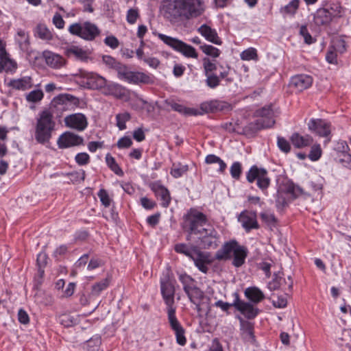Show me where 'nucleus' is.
<instances>
[{
  "label": "nucleus",
  "instance_id": "11",
  "mask_svg": "<svg viewBox=\"0 0 351 351\" xmlns=\"http://www.w3.org/2000/svg\"><path fill=\"white\" fill-rule=\"evenodd\" d=\"M308 128L318 136L326 138L325 143L330 141L331 124L330 122L321 119H311L308 123Z\"/></svg>",
  "mask_w": 351,
  "mask_h": 351
},
{
  "label": "nucleus",
  "instance_id": "48",
  "mask_svg": "<svg viewBox=\"0 0 351 351\" xmlns=\"http://www.w3.org/2000/svg\"><path fill=\"white\" fill-rule=\"evenodd\" d=\"M108 287V281L104 279L97 283H95L92 287L91 293L94 295H98L99 293Z\"/></svg>",
  "mask_w": 351,
  "mask_h": 351
},
{
  "label": "nucleus",
  "instance_id": "8",
  "mask_svg": "<svg viewBox=\"0 0 351 351\" xmlns=\"http://www.w3.org/2000/svg\"><path fill=\"white\" fill-rule=\"evenodd\" d=\"M69 32L72 35L77 36L88 41L93 40L100 34L98 27L88 21L71 24L69 27Z\"/></svg>",
  "mask_w": 351,
  "mask_h": 351
},
{
  "label": "nucleus",
  "instance_id": "33",
  "mask_svg": "<svg viewBox=\"0 0 351 351\" xmlns=\"http://www.w3.org/2000/svg\"><path fill=\"white\" fill-rule=\"evenodd\" d=\"M77 102L78 99L70 94H60L52 100V104L55 106L58 105L67 106L69 103L76 104Z\"/></svg>",
  "mask_w": 351,
  "mask_h": 351
},
{
  "label": "nucleus",
  "instance_id": "42",
  "mask_svg": "<svg viewBox=\"0 0 351 351\" xmlns=\"http://www.w3.org/2000/svg\"><path fill=\"white\" fill-rule=\"evenodd\" d=\"M106 162L108 167L117 175L122 176L123 174V171L119 166L117 162H116L114 157H112L110 154H107L106 156Z\"/></svg>",
  "mask_w": 351,
  "mask_h": 351
},
{
  "label": "nucleus",
  "instance_id": "2",
  "mask_svg": "<svg viewBox=\"0 0 351 351\" xmlns=\"http://www.w3.org/2000/svg\"><path fill=\"white\" fill-rule=\"evenodd\" d=\"M247 253L246 247L241 245L233 239L224 243L216 252L215 258L219 261L232 259V264L236 267H239L245 263Z\"/></svg>",
  "mask_w": 351,
  "mask_h": 351
},
{
  "label": "nucleus",
  "instance_id": "59",
  "mask_svg": "<svg viewBox=\"0 0 351 351\" xmlns=\"http://www.w3.org/2000/svg\"><path fill=\"white\" fill-rule=\"evenodd\" d=\"M138 17L139 12L137 8H131L127 12L126 20L130 24H134Z\"/></svg>",
  "mask_w": 351,
  "mask_h": 351
},
{
  "label": "nucleus",
  "instance_id": "13",
  "mask_svg": "<svg viewBox=\"0 0 351 351\" xmlns=\"http://www.w3.org/2000/svg\"><path fill=\"white\" fill-rule=\"evenodd\" d=\"M167 318L170 327L175 333L176 342L180 346H184L186 343L185 330L177 319L176 313L167 314Z\"/></svg>",
  "mask_w": 351,
  "mask_h": 351
},
{
  "label": "nucleus",
  "instance_id": "9",
  "mask_svg": "<svg viewBox=\"0 0 351 351\" xmlns=\"http://www.w3.org/2000/svg\"><path fill=\"white\" fill-rule=\"evenodd\" d=\"M158 38L163 41L164 43L173 49L175 51L180 52L185 57L197 58L198 53L195 49L183 41L162 34H158Z\"/></svg>",
  "mask_w": 351,
  "mask_h": 351
},
{
  "label": "nucleus",
  "instance_id": "39",
  "mask_svg": "<svg viewBox=\"0 0 351 351\" xmlns=\"http://www.w3.org/2000/svg\"><path fill=\"white\" fill-rule=\"evenodd\" d=\"M186 294L190 302L193 304H197V302H202L205 296L204 293L197 286L191 289Z\"/></svg>",
  "mask_w": 351,
  "mask_h": 351
},
{
  "label": "nucleus",
  "instance_id": "51",
  "mask_svg": "<svg viewBox=\"0 0 351 351\" xmlns=\"http://www.w3.org/2000/svg\"><path fill=\"white\" fill-rule=\"evenodd\" d=\"M44 94L41 90H34L26 95V99L30 102H38L43 98Z\"/></svg>",
  "mask_w": 351,
  "mask_h": 351
},
{
  "label": "nucleus",
  "instance_id": "3",
  "mask_svg": "<svg viewBox=\"0 0 351 351\" xmlns=\"http://www.w3.org/2000/svg\"><path fill=\"white\" fill-rule=\"evenodd\" d=\"M56 123L53 115L47 110L41 112L36 119L34 137L37 143L45 144L49 143L55 130Z\"/></svg>",
  "mask_w": 351,
  "mask_h": 351
},
{
  "label": "nucleus",
  "instance_id": "31",
  "mask_svg": "<svg viewBox=\"0 0 351 351\" xmlns=\"http://www.w3.org/2000/svg\"><path fill=\"white\" fill-rule=\"evenodd\" d=\"M271 123V121H269L267 125H265L262 122L261 119H256L254 121L249 123L247 125L243 127V132L245 135L251 136L256 134L257 132L268 128L269 124Z\"/></svg>",
  "mask_w": 351,
  "mask_h": 351
},
{
  "label": "nucleus",
  "instance_id": "34",
  "mask_svg": "<svg viewBox=\"0 0 351 351\" xmlns=\"http://www.w3.org/2000/svg\"><path fill=\"white\" fill-rule=\"evenodd\" d=\"M300 6V0H292L287 5L280 9V12L284 16H294Z\"/></svg>",
  "mask_w": 351,
  "mask_h": 351
},
{
  "label": "nucleus",
  "instance_id": "26",
  "mask_svg": "<svg viewBox=\"0 0 351 351\" xmlns=\"http://www.w3.org/2000/svg\"><path fill=\"white\" fill-rule=\"evenodd\" d=\"M290 141L295 147L302 149L310 146L313 142V138L308 134L301 135L295 132L290 137Z\"/></svg>",
  "mask_w": 351,
  "mask_h": 351
},
{
  "label": "nucleus",
  "instance_id": "45",
  "mask_svg": "<svg viewBox=\"0 0 351 351\" xmlns=\"http://www.w3.org/2000/svg\"><path fill=\"white\" fill-rule=\"evenodd\" d=\"M101 343L99 337H93L86 341L85 349L86 351H97Z\"/></svg>",
  "mask_w": 351,
  "mask_h": 351
},
{
  "label": "nucleus",
  "instance_id": "56",
  "mask_svg": "<svg viewBox=\"0 0 351 351\" xmlns=\"http://www.w3.org/2000/svg\"><path fill=\"white\" fill-rule=\"evenodd\" d=\"M102 62L106 64L109 69H115L117 66L119 65L120 62L117 61L115 58L110 56L104 55L102 56Z\"/></svg>",
  "mask_w": 351,
  "mask_h": 351
},
{
  "label": "nucleus",
  "instance_id": "28",
  "mask_svg": "<svg viewBox=\"0 0 351 351\" xmlns=\"http://www.w3.org/2000/svg\"><path fill=\"white\" fill-rule=\"evenodd\" d=\"M332 14L326 8H319L314 14V23L317 26L327 25L332 21Z\"/></svg>",
  "mask_w": 351,
  "mask_h": 351
},
{
  "label": "nucleus",
  "instance_id": "43",
  "mask_svg": "<svg viewBox=\"0 0 351 351\" xmlns=\"http://www.w3.org/2000/svg\"><path fill=\"white\" fill-rule=\"evenodd\" d=\"M171 108L184 115H196L197 110L193 108H186L184 106L178 104V103H172L171 104Z\"/></svg>",
  "mask_w": 351,
  "mask_h": 351
},
{
  "label": "nucleus",
  "instance_id": "24",
  "mask_svg": "<svg viewBox=\"0 0 351 351\" xmlns=\"http://www.w3.org/2000/svg\"><path fill=\"white\" fill-rule=\"evenodd\" d=\"M90 50H85L75 45H72L66 49L67 56H74L76 59L82 62H87L90 59Z\"/></svg>",
  "mask_w": 351,
  "mask_h": 351
},
{
  "label": "nucleus",
  "instance_id": "30",
  "mask_svg": "<svg viewBox=\"0 0 351 351\" xmlns=\"http://www.w3.org/2000/svg\"><path fill=\"white\" fill-rule=\"evenodd\" d=\"M228 107V104L226 102L218 100H212L201 104V109L207 113L221 111Z\"/></svg>",
  "mask_w": 351,
  "mask_h": 351
},
{
  "label": "nucleus",
  "instance_id": "18",
  "mask_svg": "<svg viewBox=\"0 0 351 351\" xmlns=\"http://www.w3.org/2000/svg\"><path fill=\"white\" fill-rule=\"evenodd\" d=\"M5 47V43L0 38V73L3 71H12L16 68V62L10 58Z\"/></svg>",
  "mask_w": 351,
  "mask_h": 351
},
{
  "label": "nucleus",
  "instance_id": "47",
  "mask_svg": "<svg viewBox=\"0 0 351 351\" xmlns=\"http://www.w3.org/2000/svg\"><path fill=\"white\" fill-rule=\"evenodd\" d=\"M230 173L232 178L239 180L242 173V165L239 162H234L230 167Z\"/></svg>",
  "mask_w": 351,
  "mask_h": 351
},
{
  "label": "nucleus",
  "instance_id": "16",
  "mask_svg": "<svg viewBox=\"0 0 351 351\" xmlns=\"http://www.w3.org/2000/svg\"><path fill=\"white\" fill-rule=\"evenodd\" d=\"M64 123L67 127L78 131L84 130L88 125L86 117L81 113L73 114L66 117Z\"/></svg>",
  "mask_w": 351,
  "mask_h": 351
},
{
  "label": "nucleus",
  "instance_id": "25",
  "mask_svg": "<svg viewBox=\"0 0 351 351\" xmlns=\"http://www.w3.org/2000/svg\"><path fill=\"white\" fill-rule=\"evenodd\" d=\"M191 260L194 261L195 265L199 271L204 274L207 273L208 270L207 265L210 263L208 254L199 250H194V255Z\"/></svg>",
  "mask_w": 351,
  "mask_h": 351
},
{
  "label": "nucleus",
  "instance_id": "29",
  "mask_svg": "<svg viewBox=\"0 0 351 351\" xmlns=\"http://www.w3.org/2000/svg\"><path fill=\"white\" fill-rule=\"evenodd\" d=\"M255 117L258 119H261L262 122H263L265 125H267L269 121H271V123L269 124L268 128L272 127L275 123V121L274 119V111L270 106H264L256 110L255 112Z\"/></svg>",
  "mask_w": 351,
  "mask_h": 351
},
{
  "label": "nucleus",
  "instance_id": "50",
  "mask_svg": "<svg viewBox=\"0 0 351 351\" xmlns=\"http://www.w3.org/2000/svg\"><path fill=\"white\" fill-rule=\"evenodd\" d=\"M322 154V151L320 145L315 144L311 148V151L308 154V158L312 161H316L320 158Z\"/></svg>",
  "mask_w": 351,
  "mask_h": 351
},
{
  "label": "nucleus",
  "instance_id": "53",
  "mask_svg": "<svg viewBox=\"0 0 351 351\" xmlns=\"http://www.w3.org/2000/svg\"><path fill=\"white\" fill-rule=\"evenodd\" d=\"M203 66L205 75L213 74L212 73L217 69L216 64L208 58L203 59Z\"/></svg>",
  "mask_w": 351,
  "mask_h": 351
},
{
  "label": "nucleus",
  "instance_id": "44",
  "mask_svg": "<svg viewBox=\"0 0 351 351\" xmlns=\"http://www.w3.org/2000/svg\"><path fill=\"white\" fill-rule=\"evenodd\" d=\"M131 118L129 112H125L119 113L116 115L117 126L120 130H123L126 128L125 123Z\"/></svg>",
  "mask_w": 351,
  "mask_h": 351
},
{
  "label": "nucleus",
  "instance_id": "40",
  "mask_svg": "<svg viewBox=\"0 0 351 351\" xmlns=\"http://www.w3.org/2000/svg\"><path fill=\"white\" fill-rule=\"evenodd\" d=\"M189 171V166L187 165H182L181 163H173L171 168L170 174L175 178L182 177L184 173Z\"/></svg>",
  "mask_w": 351,
  "mask_h": 351
},
{
  "label": "nucleus",
  "instance_id": "7",
  "mask_svg": "<svg viewBox=\"0 0 351 351\" xmlns=\"http://www.w3.org/2000/svg\"><path fill=\"white\" fill-rule=\"evenodd\" d=\"M246 179L249 183L256 181L257 186L264 195H267V189L271 184V179L268 176V171L264 168L253 165L246 173Z\"/></svg>",
  "mask_w": 351,
  "mask_h": 351
},
{
  "label": "nucleus",
  "instance_id": "49",
  "mask_svg": "<svg viewBox=\"0 0 351 351\" xmlns=\"http://www.w3.org/2000/svg\"><path fill=\"white\" fill-rule=\"evenodd\" d=\"M174 250L176 252L183 254L185 256L189 257L191 259L194 255V251L192 252L186 244L178 243L174 247Z\"/></svg>",
  "mask_w": 351,
  "mask_h": 351
},
{
  "label": "nucleus",
  "instance_id": "19",
  "mask_svg": "<svg viewBox=\"0 0 351 351\" xmlns=\"http://www.w3.org/2000/svg\"><path fill=\"white\" fill-rule=\"evenodd\" d=\"M102 93L105 95H112L117 99H123L127 95V90L121 85L114 82H108L101 89Z\"/></svg>",
  "mask_w": 351,
  "mask_h": 351
},
{
  "label": "nucleus",
  "instance_id": "35",
  "mask_svg": "<svg viewBox=\"0 0 351 351\" xmlns=\"http://www.w3.org/2000/svg\"><path fill=\"white\" fill-rule=\"evenodd\" d=\"M125 81L133 84L147 83L149 81V77L142 72H134L130 71Z\"/></svg>",
  "mask_w": 351,
  "mask_h": 351
},
{
  "label": "nucleus",
  "instance_id": "32",
  "mask_svg": "<svg viewBox=\"0 0 351 351\" xmlns=\"http://www.w3.org/2000/svg\"><path fill=\"white\" fill-rule=\"evenodd\" d=\"M241 330L243 339L250 343L255 342V336L254 335V326L252 323L247 321H241Z\"/></svg>",
  "mask_w": 351,
  "mask_h": 351
},
{
  "label": "nucleus",
  "instance_id": "4",
  "mask_svg": "<svg viewBox=\"0 0 351 351\" xmlns=\"http://www.w3.org/2000/svg\"><path fill=\"white\" fill-rule=\"evenodd\" d=\"M310 193L291 181H287L280 184L277 191L276 204L278 208L288 205L291 200L300 197L309 196Z\"/></svg>",
  "mask_w": 351,
  "mask_h": 351
},
{
  "label": "nucleus",
  "instance_id": "36",
  "mask_svg": "<svg viewBox=\"0 0 351 351\" xmlns=\"http://www.w3.org/2000/svg\"><path fill=\"white\" fill-rule=\"evenodd\" d=\"M34 35L44 40H51L53 38L52 33L44 24H38L36 27L34 29Z\"/></svg>",
  "mask_w": 351,
  "mask_h": 351
},
{
  "label": "nucleus",
  "instance_id": "37",
  "mask_svg": "<svg viewBox=\"0 0 351 351\" xmlns=\"http://www.w3.org/2000/svg\"><path fill=\"white\" fill-rule=\"evenodd\" d=\"M245 296L252 302L258 303L264 298L263 292L256 287H250L245 291Z\"/></svg>",
  "mask_w": 351,
  "mask_h": 351
},
{
  "label": "nucleus",
  "instance_id": "15",
  "mask_svg": "<svg viewBox=\"0 0 351 351\" xmlns=\"http://www.w3.org/2000/svg\"><path fill=\"white\" fill-rule=\"evenodd\" d=\"M83 143L84 138L82 136L70 132H64L58 140V145L60 149L78 146Z\"/></svg>",
  "mask_w": 351,
  "mask_h": 351
},
{
  "label": "nucleus",
  "instance_id": "62",
  "mask_svg": "<svg viewBox=\"0 0 351 351\" xmlns=\"http://www.w3.org/2000/svg\"><path fill=\"white\" fill-rule=\"evenodd\" d=\"M336 158L342 165L351 169V154L349 152L342 154L339 156H337Z\"/></svg>",
  "mask_w": 351,
  "mask_h": 351
},
{
  "label": "nucleus",
  "instance_id": "63",
  "mask_svg": "<svg viewBox=\"0 0 351 351\" xmlns=\"http://www.w3.org/2000/svg\"><path fill=\"white\" fill-rule=\"evenodd\" d=\"M278 146L279 149L285 152L289 153L291 150V145L288 141L283 137H278Z\"/></svg>",
  "mask_w": 351,
  "mask_h": 351
},
{
  "label": "nucleus",
  "instance_id": "14",
  "mask_svg": "<svg viewBox=\"0 0 351 351\" xmlns=\"http://www.w3.org/2000/svg\"><path fill=\"white\" fill-rule=\"evenodd\" d=\"M150 189L154 193L155 196L161 201V206L167 208L171 200L169 191L160 182H154L149 184Z\"/></svg>",
  "mask_w": 351,
  "mask_h": 351
},
{
  "label": "nucleus",
  "instance_id": "57",
  "mask_svg": "<svg viewBox=\"0 0 351 351\" xmlns=\"http://www.w3.org/2000/svg\"><path fill=\"white\" fill-rule=\"evenodd\" d=\"M117 72L118 77L122 80H126L128 73L130 71L128 70V67L122 64L119 63L117 68L114 69Z\"/></svg>",
  "mask_w": 351,
  "mask_h": 351
},
{
  "label": "nucleus",
  "instance_id": "38",
  "mask_svg": "<svg viewBox=\"0 0 351 351\" xmlns=\"http://www.w3.org/2000/svg\"><path fill=\"white\" fill-rule=\"evenodd\" d=\"M179 280L182 283L183 290L186 293L196 285L195 280L186 274H181L179 275Z\"/></svg>",
  "mask_w": 351,
  "mask_h": 351
},
{
  "label": "nucleus",
  "instance_id": "10",
  "mask_svg": "<svg viewBox=\"0 0 351 351\" xmlns=\"http://www.w3.org/2000/svg\"><path fill=\"white\" fill-rule=\"evenodd\" d=\"M199 245L205 250L216 249L219 244V235L210 225H208L204 234H199Z\"/></svg>",
  "mask_w": 351,
  "mask_h": 351
},
{
  "label": "nucleus",
  "instance_id": "55",
  "mask_svg": "<svg viewBox=\"0 0 351 351\" xmlns=\"http://www.w3.org/2000/svg\"><path fill=\"white\" fill-rule=\"evenodd\" d=\"M300 34L304 38L305 43L308 45L313 44L315 42V39L309 34L307 27L305 25L300 27Z\"/></svg>",
  "mask_w": 351,
  "mask_h": 351
},
{
  "label": "nucleus",
  "instance_id": "20",
  "mask_svg": "<svg viewBox=\"0 0 351 351\" xmlns=\"http://www.w3.org/2000/svg\"><path fill=\"white\" fill-rule=\"evenodd\" d=\"M239 220L247 232L252 229L259 228L255 212L244 211L240 215Z\"/></svg>",
  "mask_w": 351,
  "mask_h": 351
},
{
  "label": "nucleus",
  "instance_id": "1",
  "mask_svg": "<svg viewBox=\"0 0 351 351\" xmlns=\"http://www.w3.org/2000/svg\"><path fill=\"white\" fill-rule=\"evenodd\" d=\"M164 16L170 22L190 20L200 16L204 12L203 0H164Z\"/></svg>",
  "mask_w": 351,
  "mask_h": 351
},
{
  "label": "nucleus",
  "instance_id": "61",
  "mask_svg": "<svg viewBox=\"0 0 351 351\" xmlns=\"http://www.w3.org/2000/svg\"><path fill=\"white\" fill-rule=\"evenodd\" d=\"M337 156H339L342 154H346L350 151L349 146L345 141H339L335 147Z\"/></svg>",
  "mask_w": 351,
  "mask_h": 351
},
{
  "label": "nucleus",
  "instance_id": "60",
  "mask_svg": "<svg viewBox=\"0 0 351 351\" xmlns=\"http://www.w3.org/2000/svg\"><path fill=\"white\" fill-rule=\"evenodd\" d=\"M75 160L80 166L86 165L90 162V156L86 152L79 153L75 156Z\"/></svg>",
  "mask_w": 351,
  "mask_h": 351
},
{
  "label": "nucleus",
  "instance_id": "64",
  "mask_svg": "<svg viewBox=\"0 0 351 351\" xmlns=\"http://www.w3.org/2000/svg\"><path fill=\"white\" fill-rule=\"evenodd\" d=\"M332 14V17H341L344 13V10L343 8L341 6L339 3H334L330 6Z\"/></svg>",
  "mask_w": 351,
  "mask_h": 351
},
{
  "label": "nucleus",
  "instance_id": "54",
  "mask_svg": "<svg viewBox=\"0 0 351 351\" xmlns=\"http://www.w3.org/2000/svg\"><path fill=\"white\" fill-rule=\"evenodd\" d=\"M206 84L210 88H215L220 84L219 77L215 74L206 75Z\"/></svg>",
  "mask_w": 351,
  "mask_h": 351
},
{
  "label": "nucleus",
  "instance_id": "27",
  "mask_svg": "<svg viewBox=\"0 0 351 351\" xmlns=\"http://www.w3.org/2000/svg\"><path fill=\"white\" fill-rule=\"evenodd\" d=\"M8 86L17 90H26L32 87V79L29 76H25L18 79L11 80Z\"/></svg>",
  "mask_w": 351,
  "mask_h": 351
},
{
  "label": "nucleus",
  "instance_id": "22",
  "mask_svg": "<svg viewBox=\"0 0 351 351\" xmlns=\"http://www.w3.org/2000/svg\"><path fill=\"white\" fill-rule=\"evenodd\" d=\"M233 305L248 319L254 318L257 315V310L251 304L241 301L238 295L235 298Z\"/></svg>",
  "mask_w": 351,
  "mask_h": 351
},
{
  "label": "nucleus",
  "instance_id": "58",
  "mask_svg": "<svg viewBox=\"0 0 351 351\" xmlns=\"http://www.w3.org/2000/svg\"><path fill=\"white\" fill-rule=\"evenodd\" d=\"M97 195H98L99 198L100 199L101 204L105 207L107 208V207L110 206L112 199L109 197L108 193L106 191V190H105L104 189H100L97 193Z\"/></svg>",
  "mask_w": 351,
  "mask_h": 351
},
{
  "label": "nucleus",
  "instance_id": "5",
  "mask_svg": "<svg viewBox=\"0 0 351 351\" xmlns=\"http://www.w3.org/2000/svg\"><path fill=\"white\" fill-rule=\"evenodd\" d=\"M183 219L182 228L189 234H204L208 222L207 216L196 208H190Z\"/></svg>",
  "mask_w": 351,
  "mask_h": 351
},
{
  "label": "nucleus",
  "instance_id": "23",
  "mask_svg": "<svg viewBox=\"0 0 351 351\" xmlns=\"http://www.w3.org/2000/svg\"><path fill=\"white\" fill-rule=\"evenodd\" d=\"M197 32L208 42L219 45L222 43L221 38L218 36L217 31L206 24L201 25L197 29Z\"/></svg>",
  "mask_w": 351,
  "mask_h": 351
},
{
  "label": "nucleus",
  "instance_id": "12",
  "mask_svg": "<svg viewBox=\"0 0 351 351\" xmlns=\"http://www.w3.org/2000/svg\"><path fill=\"white\" fill-rule=\"evenodd\" d=\"M80 77L82 83L90 89L101 90L106 84V79L96 73L81 71Z\"/></svg>",
  "mask_w": 351,
  "mask_h": 351
},
{
  "label": "nucleus",
  "instance_id": "6",
  "mask_svg": "<svg viewBox=\"0 0 351 351\" xmlns=\"http://www.w3.org/2000/svg\"><path fill=\"white\" fill-rule=\"evenodd\" d=\"M175 280L169 274L160 279V290L167 314L176 313V306L175 304Z\"/></svg>",
  "mask_w": 351,
  "mask_h": 351
},
{
  "label": "nucleus",
  "instance_id": "46",
  "mask_svg": "<svg viewBox=\"0 0 351 351\" xmlns=\"http://www.w3.org/2000/svg\"><path fill=\"white\" fill-rule=\"evenodd\" d=\"M241 58L243 60H256L258 59L257 51L253 47L248 48L244 50L241 53Z\"/></svg>",
  "mask_w": 351,
  "mask_h": 351
},
{
  "label": "nucleus",
  "instance_id": "41",
  "mask_svg": "<svg viewBox=\"0 0 351 351\" xmlns=\"http://www.w3.org/2000/svg\"><path fill=\"white\" fill-rule=\"evenodd\" d=\"M330 48L339 54H342L347 50V45L345 40L342 38H336L333 39Z\"/></svg>",
  "mask_w": 351,
  "mask_h": 351
},
{
  "label": "nucleus",
  "instance_id": "21",
  "mask_svg": "<svg viewBox=\"0 0 351 351\" xmlns=\"http://www.w3.org/2000/svg\"><path fill=\"white\" fill-rule=\"evenodd\" d=\"M313 83V78L308 75H297L291 78V86L301 92L308 88Z\"/></svg>",
  "mask_w": 351,
  "mask_h": 351
},
{
  "label": "nucleus",
  "instance_id": "52",
  "mask_svg": "<svg viewBox=\"0 0 351 351\" xmlns=\"http://www.w3.org/2000/svg\"><path fill=\"white\" fill-rule=\"evenodd\" d=\"M200 48L204 53L213 58H217L220 55V51L212 45H204Z\"/></svg>",
  "mask_w": 351,
  "mask_h": 351
},
{
  "label": "nucleus",
  "instance_id": "17",
  "mask_svg": "<svg viewBox=\"0 0 351 351\" xmlns=\"http://www.w3.org/2000/svg\"><path fill=\"white\" fill-rule=\"evenodd\" d=\"M43 58L46 64L53 69H60L66 63V60L62 56L48 50L43 52Z\"/></svg>",
  "mask_w": 351,
  "mask_h": 351
}]
</instances>
